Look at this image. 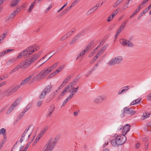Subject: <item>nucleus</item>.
<instances>
[{
  "mask_svg": "<svg viewBox=\"0 0 151 151\" xmlns=\"http://www.w3.org/2000/svg\"><path fill=\"white\" fill-rule=\"evenodd\" d=\"M113 137L114 139L111 141V142L112 145L114 147L123 144L127 140L126 137L124 135L120 136H118L117 134H115Z\"/></svg>",
  "mask_w": 151,
  "mask_h": 151,
  "instance_id": "nucleus-1",
  "label": "nucleus"
},
{
  "mask_svg": "<svg viewBox=\"0 0 151 151\" xmlns=\"http://www.w3.org/2000/svg\"><path fill=\"white\" fill-rule=\"evenodd\" d=\"M55 146V141L51 138L44 147L43 150L45 151H52Z\"/></svg>",
  "mask_w": 151,
  "mask_h": 151,
  "instance_id": "nucleus-2",
  "label": "nucleus"
},
{
  "mask_svg": "<svg viewBox=\"0 0 151 151\" xmlns=\"http://www.w3.org/2000/svg\"><path fill=\"white\" fill-rule=\"evenodd\" d=\"M49 74L46 69L38 74L32 78L33 81H39L45 78Z\"/></svg>",
  "mask_w": 151,
  "mask_h": 151,
  "instance_id": "nucleus-3",
  "label": "nucleus"
},
{
  "mask_svg": "<svg viewBox=\"0 0 151 151\" xmlns=\"http://www.w3.org/2000/svg\"><path fill=\"white\" fill-rule=\"evenodd\" d=\"M34 129V127L32 125H30L28 127H27L23 132L22 135V137H24L25 136L26 134H27L28 131L30 130V131L29 132L28 137L27 138V140H28L32 132H33Z\"/></svg>",
  "mask_w": 151,
  "mask_h": 151,
  "instance_id": "nucleus-4",
  "label": "nucleus"
},
{
  "mask_svg": "<svg viewBox=\"0 0 151 151\" xmlns=\"http://www.w3.org/2000/svg\"><path fill=\"white\" fill-rule=\"evenodd\" d=\"M37 50L35 48H27L26 50H24L21 52L22 53V55L23 56L24 58H25L28 57Z\"/></svg>",
  "mask_w": 151,
  "mask_h": 151,
  "instance_id": "nucleus-5",
  "label": "nucleus"
},
{
  "mask_svg": "<svg viewBox=\"0 0 151 151\" xmlns=\"http://www.w3.org/2000/svg\"><path fill=\"white\" fill-rule=\"evenodd\" d=\"M123 60L122 57L121 56H117L114 59L111 60L108 63V64L112 65L118 64L120 63Z\"/></svg>",
  "mask_w": 151,
  "mask_h": 151,
  "instance_id": "nucleus-6",
  "label": "nucleus"
},
{
  "mask_svg": "<svg viewBox=\"0 0 151 151\" xmlns=\"http://www.w3.org/2000/svg\"><path fill=\"white\" fill-rule=\"evenodd\" d=\"M20 100L19 99H17L12 104L6 112V114H9L10 113L14 108L19 104Z\"/></svg>",
  "mask_w": 151,
  "mask_h": 151,
  "instance_id": "nucleus-7",
  "label": "nucleus"
},
{
  "mask_svg": "<svg viewBox=\"0 0 151 151\" xmlns=\"http://www.w3.org/2000/svg\"><path fill=\"white\" fill-rule=\"evenodd\" d=\"M120 42L121 44L124 46H127L129 47H132L133 46L132 42L126 39H121L120 40Z\"/></svg>",
  "mask_w": 151,
  "mask_h": 151,
  "instance_id": "nucleus-8",
  "label": "nucleus"
},
{
  "mask_svg": "<svg viewBox=\"0 0 151 151\" xmlns=\"http://www.w3.org/2000/svg\"><path fill=\"white\" fill-rule=\"evenodd\" d=\"M65 65H63L60 67L58 69L55 70L48 77V78H50L56 75L57 73L60 72L62 70L64 67Z\"/></svg>",
  "mask_w": 151,
  "mask_h": 151,
  "instance_id": "nucleus-9",
  "label": "nucleus"
},
{
  "mask_svg": "<svg viewBox=\"0 0 151 151\" xmlns=\"http://www.w3.org/2000/svg\"><path fill=\"white\" fill-rule=\"evenodd\" d=\"M31 106V104L29 103L28 104L26 108L24 109L19 115L18 116L19 119H21L23 117L25 113L30 109Z\"/></svg>",
  "mask_w": 151,
  "mask_h": 151,
  "instance_id": "nucleus-10",
  "label": "nucleus"
},
{
  "mask_svg": "<svg viewBox=\"0 0 151 151\" xmlns=\"http://www.w3.org/2000/svg\"><path fill=\"white\" fill-rule=\"evenodd\" d=\"M123 109L124 112L127 114L132 115L136 113V111H134L132 108L125 107Z\"/></svg>",
  "mask_w": 151,
  "mask_h": 151,
  "instance_id": "nucleus-11",
  "label": "nucleus"
},
{
  "mask_svg": "<svg viewBox=\"0 0 151 151\" xmlns=\"http://www.w3.org/2000/svg\"><path fill=\"white\" fill-rule=\"evenodd\" d=\"M78 81V79L77 78H75L67 86L70 89V90H73V88L74 87V86Z\"/></svg>",
  "mask_w": 151,
  "mask_h": 151,
  "instance_id": "nucleus-12",
  "label": "nucleus"
},
{
  "mask_svg": "<svg viewBox=\"0 0 151 151\" xmlns=\"http://www.w3.org/2000/svg\"><path fill=\"white\" fill-rule=\"evenodd\" d=\"M78 81V79L77 78H75L67 86L70 89V90H73V88L74 87V86Z\"/></svg>",
  "mask_w": 151,
  "mask_h": 151,
  "instance_id": "nucleus-13",
  "label": "nucleus"
},
{
  "mask_svg": "<svg viewBox=\"0 0 151 151\" xmlns=\"http://www.w3.org/2000/svg\"><path fill=\"white\" fill-rule=\"evenodd\" d=\"M130 127V125L128 124H126L124 126L122 131L123 135H124L125 136V135L129 131Z\"/></svg>",
  "mask_w": 151,
  "mask_h": 151,
  "instance_id": "nucleus-14",
  "label": "nucleus"
},
{
  "mask_svg": "<svg viewBox=\"0 0 151 151\" xmlns=\"http://www.w3.org/2000/svg\"><path fill=\"white\" fill-rule=\"evenodd\" d=\"M33 75L34 74H33L29 76L28 77L23 80L19 85H20L21 86L25 85L31 79Z\"/></svg>",
  "mask_w": 151,
  "mask_h": 151,
  "instance_id": "nucleus-15",
  "label": "nucleus"
},
{
  "mask_svg": "<svg viewBox=\"0 0 151 151\" xmlns=\"http://www.w3.org/2000/svg\"><path fill=\"white\" fill-rule=\"evenodd\" d=\"M55 109V106L53 104H52L49 108L48 109L49 113L47 114V116L50 117L52 114L53 112Z\"/></svg>",
  "mask_w": 151,
  "mask_h": 151,
  "instance_id": "nucleus-16",
  "label": "nucleus"
},
{
  "mask_svg": "<svg viewBox=\"0 0 151 151\" xmlns=\"http://www.w3.org/2000/svg\"><path fill=\"white\" fill-rule=\"evenodd\" d=\"M58 63V62H57L53 64L52 66L48 68H46V69L49 73L53 70L56 68Z\"/></svg>",
  "mask_w": 151,
  "mask_h": 151,
  "instance_id": "nucleus-17",
  "label": "nucleus"
},
{
  "mask_svg": "<svg viewBox=\"0 0 151 151\" xmlns=\"http://www.w3.org/2000/svg\"><path fill=\"white\" fill-rule=\"evenodd\" d=\"M39 57L40 55L39 54H35L32 55L29 57L33 63L36 60H37Z\"/></svg>",
  "mask_w": 151,
  "mask_h": 151,
  "instance_id": "nucleus-18",
  "label": "nucleus"
},
{
  "mask_svg": "<svg viewBox=\"0 0 151 151\" xmlns=\"http://www.w3.org/2000/svg\"><path fill=\"white\" fill-rule=\"evenodd\" d=\"M70 78L71 76H70L67 77L65 79L62 84L61 85V87H64L66 85L67 82L70 80Z\"/></svg>",
  "mask_w": 151,
  "mask_h": 151,
  "instance_id": "nucleus-19",
  "label": "nucleus"
},
{
  "mask_svg": "<svg viewBox=\"0 0 151 151\" xmlns=\"http://www.w3.org/2000/svg\"><path fill=\"white\" fill-rule=\"evenodd\" d=\"M57 91L58 90H56L52 93L50 96V99L49 100L47 99L46 100V101L47 103H48L49 102H50L51 101V100L55 96V95L57 93Z\"/></svg>",
  "mask_w": 151,
  "mask_h": 151,
  "instance_id": "nucleus-20",
  "label": "nucleus"
},
{
  "mask_svg": "<svg viewBox=\"0 0 151 151\" xmlns=\"http://www.w3.org/2000/svg\"><path fill=\"white\" fill-rule=\"evenodd\" d=\"M25 62L27 67L33 63L30 57L26 59L25 60Z\"/></svg>",
  "mask_w": 151,
  "mask_h": 151,
  "instance_id": "nucleus-21",
  "label": "nucleus"
},
{
  "mask_svg": "<svg viewBox=\"0 0 151 151\" xmlns=\"http://www.w3.org/2000/svg\"><path fill=\"white\" fill-rule=\"evenodd\" d=\"M71 91L70 89L67 86L65 88L63 91L61 93V96H64L66 93L67 92H69L70 91Z\"/></svg>",
  "mask_w": 151,
  "mask_h": 151,
  "instance_id": "nucleus-22",
  "label": "nucleus"
},
{
  "mask_svg": "<svg viewBox=\"0 0 151 151\" xmlns=\"http://www.w3.org/2000/svg\"><path fill=\"white\" fill-rule=\"evenodd\" d=\"M21 1V0H13L11 2V6H16Z\"/></svg>",
  "mask_w": 151,
  "mask_h": 151,
  "instance_id": "nucleus-23",
  "label": "nucleus"
},
{
  "mask_svg": "<svg viewBox=\"0 0 151 151\" xmlns=\"http://www.w3.org/2000/svg\"><path fill=\"white\" fill-rule=\"evenodd\" d=\"M89 50V48H86V49L82 51L78 56L77 59L78 57H80L82 56L86 53V52H87Z\"/></svg>",
  "mask_w": 151,
  "mask_h": 151,
  "instance_id": "nucleus-24",
  "label": "nucleus"
},
{
  "mask_svg": "<svg viewBox=\"0 0 151 151\" xmlns=\"http://www.w3.org/2000/svg\"><path fill=\"white\" fill-rule=\"evenodd\" d=\"M96 7H95V6H94L92 7L91 9H89L87 12V15H89L90 14H91L92 13L94 12L96 10H97L96 8Z\"/></svg>",
  "mask_w": 151,
  "mask_h": 151,
  "instance_id": "nucleus-25",
  "label": "nucleus"
},
{
  "mask_svg": "<svg viewBox=\"0 0 151 151\" xmlns=\"http://www.w3.org/2000/svg\"><path fill=\"white\" fill-rule=\"evenodd\" d=\"M13 50H12L11 49H8L6 50H4L2 52H1L0 53V57H2L5 54Z\"/></svg>",
  "mask_w": 151,
  "mask_h": 151,
  "instance_id": "nucleus-26",
  "label": "nucleus"
},
{
  "mask_svg": "<svg viewBox=\"0 0 151 151\" xmlns=\"http://www.w3.org/2000/svg\"><path fill=\"white\" fill-rule=\"evenodd\" d=\"M17 142L15 144L12 149L11 150V151H16L15 150V149H16L17 148V147L16 145V144L17 143ZM24 147L23 146H21L19 148V149H18V150L17 151H21L24 148Z\"/></svg>",
  "mask_w": 151,
  "mask_h": 151,
  "instance_id": "nucleus-27",
  "label": "nucleus"
},
{
  "mask_svg": "<svg viewBox=\"0 0 151 151\" xmlns=\"http://www.w3.org/2000/svg\"><path fill=\"white\" fill-rule=\"evenodd\" d=\"M51 88L52 87L51 85H48L46 87L43 91L47 93L50 91Z\"/></svg>",
  "mask_w": 151,
  "mask_h": 151,
  "instance_id": "nucleus-28",
  "label": "nucleus"
},
{
  "mask_svg": "<svg viewBox=\"0 0 151 151\" xmlns=\"http://www.w3.org/2000/svg\"><path fill=\"white\" fill-rule=\"evenodd\" d=\"M141 99L139 98H138L132 101L130 104V106L136 104H137L140 101Z\"/></svg>",
  "mask_w": 151,
  "mask_h": 151,
  "instance_id": "nucleus-29",
  "label": "nucleus"
},
{
  "mask_svg": "<svg viewBox=\"0 0 151 151\" xmlns=\"http://www.w3.org/2000/svg\"><path fill=\"white\" fill-rule=\"evenodd\" d=\"M20 68H25L27 67L25 61H23L19 65Z\"/></svg>",
  "mask_w": 151,
  "mask_h": 151,
  "instance_id": "nucleus-30",
  "label": "nucleus"
},
{
  "mask_svg": "<svg viewBox=\"0 0 151 151\" xmlns=\"http://www.w3.org/2000/svg\"><path fill=\"white\" fill-rule=\"evenodd\" d=\"M123 0H118L113 5L114 7H116L120 4L123 1Z\"/></svg>",
  "mask_w": 151,
  "mask_h": 151,
  "instance_id": "nucleus-31",
  "label": "nucleus"
},
{
  "mask_svg": "<svg viewBox=\"0 0 151 151\" xmlns=\"http://www.w3.org/2000/svg\"><path fill=\"white\" fill-rule=\"evenodd\" d=\"M78 86L76 88H75L74 87L73 88V90H71L70 91V93L72 94H73V95H74L77 92V90L78 89Z\"/></svg>",
  "mask_w": 151,
  "mask_h": 151,
  "instance_id": "nucleus-32",
  "label": "nucleus"
},
{
  "mask_svg": "<svg viewBox=\"0 0 151 151\" xmlns=\"http://www.w3.org/2000/svg\"><path fill=\"white\" fill-rule=\"evenodd\" d=\"M99 48L98 49V50H99L98 52L96 54L98 55L99 56L104 52V50H105V48H103L102 49H99Z\"/></svg>",
  "mask_w": 151,
  "mask_h": 151,
  "instance_id": "nucleus-33",
  "label": "nucleus"
},
{
  "mask_svg": "<svg viewBox=\"0 0 151 151\" xmlns=\"http://www.w3.org/2000/svg\"><path fill=\"white\" fill-rule=\"evenodd\" d=\"M46 94L47 93H46L44 91H43L40 94L39 97V98L40 99L44 98Z\"/></svg>",
  "mask_w": 151,
  "mask_h": 151,
  "instance_id": "nucleus-34",
  "label": "nucleus"
},
{
  "mask_svg": "<svg viewBox=\"0 0 151 151\" xmlns=\"http://www.w3.org/2000/svg\"><path fill=\"white\" fill-rule=\"evenodd\" d=\"M104 99V98L102 96H99L95 100V102L96 103H98L101 101H102Z\"/></svg>",
  "mask_w": 151,
  "mask_h": 151,
  "instance_id": "nucleus-35",
  "label": "nucleus"
},
{
  "mask_svg": "<svg viewBox=\"0 0 151 151\" xmlns=\"http://www.w3.org/2000/svg\"><path fill=\"white\" fill-rule=\"evenodd\" d=\"M140 9V7H138L136 9V10L134 11L130 17L129 18L131 19L132 17H133L134 15L139 11Z\"/></svg>",
  "mask_w": 151,
  "mask_h": 151,
  "instance_id": "nucleus-36",
  "label": "nucleus"
},
{
  "mask_svg": "<svg viewBox=\"0 0 151 151\" xmlns=\"http://www.w3.org/2000/svg\"><path fill=\"white\" fill-rule=\"evenodd\" d=\"M99 48H96L93 50V52H91L88 55L89 57H91L93 55H94L95 52H97L98 51V49Z\"/></svg>",
  "mask_w": 151,
  "mask_h": 151,
  "instance_id": "nucleus-37",
  "label": "nucleus"
},
{
  "mask_svg": "<svg viewBox=\"0 0 151 151\" xmlns=\"http://www.w3.org/2000/svg\"><path fill=\"white\" fill-rule=\"evenodd\" d=\"M75 30V29L74 28L73 30H71V31H69L65 35L67 38L69 37L70 36H71Z\"/></svg>",
  "mask_w": 151,
  "mask_h": 151,
  "instance_id": "nucleus-38",
  "label": "nucleus"
},
{
  "mask_svg": "<svg viewBox=\"0 0 151 151\" xmlns=\"http://www.w3.org/2000/svg\"><path fill=\"white\" fill-rule=\"evenodd\" d=\"M120 10V8H118L117 9L114 11L111 14V16L114 17L118 13V11Z\"/></svg>",
  "mask_w": 151,
  "mask_h": 151,
  "instance_id": "nucleus-39",
  "label": "nucleus"
},
{
  "mask_svg": "<svg viewBox=\"0 0 151 151\" xmlns=\"http://www.w3.org/2000/svg\"><path fill=\"white\" fill-rule=\"evenodd\" d=\"M7 34V33L6 32L4 33L2 35H0V39L4 41V40Z\"/></svg>",
  "mask_w": 151,
  "mask_h": 151,
  "instance_id": "nucleus-40",
  "label": "nucleus"
},
{
  "mask_svg": "<svg viewBox=\"0 0 151 151\" xmlns=\"http://www.w3.org/2000/svg\"><path fill=\"white\" fill-rule=\"evenodd\" d=\"M129 88H130L129 86H124L121 88V89H122V91H123V93H124V92H125L129 89Z\"/></svg>",
  "mask_w": 151,
  "mask_h": 151,
  "instance_id": "nucleus-41",
  "label": "nucleus"
},
{
  "mask_svg": "<svg viewBox=\"0 0 151 151\" xmlns=\"http://www.w3.org/2000/svg\"><path fill=\"white\" fill-rule=\"evenodd\" d=\"M17 60V58H13L9 60L8 62L9 63H13L16 61Z\"/></svg>",
  "mask_w": 151,
  "mask_h": 151,
  "instance_id": "nucleus-42",
  "label": "nucleus"
},
{
  "mask_svg": "<svg viewBox=\"0 0 151 151\" xmlns=\"http://www.w3.org/2000/svg\"><path fill=\"white\" fill-rule=\"evenodd\" d=\"M6 132V130L5 128H2L0 129V135L2 134L4 136Z\"/></svg>",
  "mask_w": 151,
  "mask_h": 151,
  "instance_id": "nucleus-43",
  "label": "nucleus"
},
{
  "mask_svg": "<svg viewBox=\"0 0 151 151\" xmlns=\"http://www.w3.org/2000/svg\"><path fill=\"white\" fill-rule=\"evenodd\" d=\"M20 67H19V65H17L16 67H15L14 69L12 71L11 73H13L14 72H15L18 70H19L20 68Z\"/></svg>",
  "mask_w": 151,
  "mask_h": 151,
  "instance_id": "nucleus-44",
  "label": "nucleus"
},
{
  "mask_svg": "<svg viewBox=\"0 0 151 151\" xmlns=\"http://www.w3.org/2000/svg\"><path fill=\"white\" fill-rule=\"evenodd\" d=\"M42 101L39 100L37 102L36 104V106L37 107H40L42 106Z\"/></svg>",
  "mask_w": 151,
  "mask_h": 151,
  "instance_id": "nucleus-45",
  "label": "nucleus"
},
{
  "mask_svg": "<svg viewBox=\"0 0 151 151\" xmlns=\"http://www.w3.org/2000/svg\"><path fill=\"white\" fill-rule=\"evenodd\" d=\"M20 86V85H19V84L13 88L12 89L14 91V92H15L17 91L19 89Z\"/></svg>",
  "mask_w": 151,
  "mask_h": 151,
  "instance_id": "nucleus-46",
  "label": "nucleus"
},
{
  "mask_svg": "<svg viewBox=\"0 0 151 151\" xmlns=\"http://www.w3.org/2000/svg\"><path fill=\"white\" fill-rule=\"evenodd\" d=\"M74 95L73 94L70 93L69 95L68 96L67 99H65L66 101L68 102V101L70 100L73 97Z\"/></svg>",
  "mask_w": 151,
  "mask_h": 151,
  "instance_id": "nucleus-47",
  "label": "nucleus"
},
{
  "mask_svg": "<svg viewBox=\"0 0 151 151\" xmlns=\"http://www.w3.org/2000/svg\"><path fill=\"white\" fill-rule=\"evenodd\" d=\"M149 143L148 142H146L144 143V146L145 150H148Z\"/></svg>",
  "mask_w": 151,
  "mask_h": 151,
  "instance_id": "nucleus-48",
  "label": "nucleus"
},
{
  "mask_svg": "<svg viewBox=\"0 0 151 151\" xmlns=\"http://www.w3.org/2000/svg\"><path fill=\"white\" fill-rule=\"evenodd\" d=\"M17 14L15 13V12H14V11L13 13H11L9 16V18L10 19H12L13 18H14L15 15Z\"/></svg>",
  "mask_w": 151,
  "mask_h": 151,
  "instance_id": "nucleus-49",
  "label": "nucleus"
},
{
  "mask_svg": "<svg viewBox=\"0 0 151 151\" xmlns=\"http://www.w3.org/2000/svg\"><path fill=\"white\" fill-rule=\"evenodd\" d=\"M150 115V114L147 112H145L143 114V117L145 118L143 119L148 117Z\"/></svg>",
  "mask_w": 151,
  "mask_h": 151,
  "instance_id": "nucleus-50",
  "label": "nucleus"
},
{
  "mask_svg": "<svg viewBox=\"0 0 151 151\" xmlns=\"http://www.w3.org/2000/svg\"><path fill=\"white\" fill-rule=\"evenodd\" d=\"M40 139V137H38V136L36 138V139L35 140L34 142L33 143L32 145L33 146H35L37 143V142L39 140V139Z\"/></svg>",
  "mask_w": 151,
  "mask_h": 151,
  "instance_id": "nucleus-51",
  "label": "nucleus"
},
{
  "mask_svg": "<svg viewBox=\"0 0 151 151\" xmlns=\"http://www.w3.org/2000/svg\"><path fill=\"white\" fill-rule=\"evenodd\" d=\"M130 0H129L128 1H126L125 2V3L124 5V6L123 7V9H126L128 7V6H125L129 4V1Z\"/></svg>",
  "mask_w": 151,
  "mask_h": 151,
  "instance_id": "nucleus-52",
  "label": "nucleus"
},
{
  "mask_svg": "<svg viewBox=\"0 0 151 151\" xmlns=\"http://www.w3.org/2000/svg\"><path fill=\"white\" fill-rule=\"evenodd\" d=\"M122 30L119 29L116 32V34L115 35V38L116 39L118 35L119 34V33L121 32Z\"/></svg>",
  "mask_w": 151,
  "mask_h": 151,
  "instance_id": "nucleus-53",
  "label": "nucleus"
},
{
  "mask_svg": "<svg viewBox=\"0 0 151 151\" xmlns=\"http://www.w3.org/2000/svg\"><path fill=\"white\" fill-rule=\"evenodd\" d=\"M72 7V6H71V5L70 6L68 7L66 9L64 10L63 12L64 13H66L71 9Z\"/></svg>",
  "mask_w": 151,
  "mask_h": 151,
  "instance_id": "nucleus-54",
  "label": "nucleus"
},
{
  "mask_svg": "<svg viewBox=\"0 0 151 151\" xmlns=\"http://www.w3.org/2000/svg\"><path fill=\"white\" fill-rule=\"evenodd\" d=\"M34 6L33 4H31V5L30 6L29 9H28V11L29 12H31L32 9H33L34 7Z\"/></svg>",
  "mask_w": 151,
  "mask_h": 151,
  "instance_id": "nucleus-55",
  "label": "nucleus"
},
{
  "mask_svg": "<svg viewBox=\"0 0 151 151\" xmlns=\"http://www.w3.org/2000/svg\"><path fill=\"white\" fill-rule=\"evenodd\" d=\"M78 39H77V38L75 37L71 41V42H70V45H72L73 44L74 42H76V41Z\"/></svg>",
  "mask_w": 151,
  "mask_h": 151,
  "instance_id": "nucleus-56",
  "label": "nucleus"
},
{
  "mask_svg": "<svg viewBox=\"0 0 151 151\" xmlns=\"http://www.w3.org/2000/svg\"><path fill=\"white\" fill-rule=\"evenodd\" d=\"M21 9V7H19L18 8H17L16 9V10L15 11H14V12H15V13L17 14L20 11V10Z\"/></svg>",
  "mask_w": 151,
  "mask_h": 151,
  "instance_id": "nucleus-57",
  "label": "nucleus"
},
{
  "mask_svg": "<svg viewBox=\"0 0 151 151\" xmlns=\"http://www.w3.org/2000/svg\"><path fill=\"white\" fill-rule=\"evenodd\" d=\"M113 18H114V17L113 16H111V15L107 19V22H109L111 20L113 19Z\"/></svg>",
  "mask_w": 151,
  "mask_h": 151,
  "instance_id": "nucleus-58",
  "label": "nucleus"
},
{
  "mask_svg": "<svg viewBox=\"0 0 151 151\" xmlns=\"http://www.w3.org/2000/svg\"><path fill=\"white\" fill-rule=\"evenodd\" d=\"M67 38H68L65 35L60 38V40L61 41H63L65 40Z\"/></svg>",
  "mask_w": 151,
  "mask_h": 151,
  "instance_id": "nucleus-59",
  "label": "nucleus"
},
{
  "mask_svg": "<svg viewBox=\"0 0 151 151\" xmlns=\"http://www.w3.org/2000/svg\"><path fill=\"white\" fill-rule=\"evenodd\" d=\"M94 42V40H93L91 42H90L86 47H91L92 45V44H93Z\"/></svg>",
  "mask_w": 151,
  "mask_h": 151,
  "instance_id": "nucleus-60",
  "label": "nucleus"
},
{
  "mask_svg": "<svg viewBox=\"0 0 151 151\" xmlns=\"http://www.w3.org/2000/svg\"><path fill=\"white\" fill-rule=\"evenodd\" d=\"M82 35V33H80L77 34L75 37L77 39H78Z\"/></svg>",
  "mask_w": 151,
  "mask_h": 151,
  "instance_id": "nucleus-61",
  "label": "nucleus"
},
{
  "mask_svg": "<svg viewBox=\"0 0 151 151\" xmlns=\"http://www.w3.org/2000/svg\"><path fill=\"white\" fill-rule=\"evenodd\" d=\"M22 52H21V53H20L19 54V55L17 56V59H18L20 58H21L22 57H24L22 55Z\"/></svg>",
  "mask_w": 151,
  "mask_h": 151,
  "instance_id": "nucleus-62",
  "label": "nucleus"
},
{
  "mask_svg": "<svg viewBox=\"0 0 151 151\" xmlns=\"http://www.w3.org/2000/svg\"><path fill=\"white\" fill-rule=\"evenodd\" d=\"M125 26V25L124 24H122L120 26L119 29H120L122 30L124 29Z\"/></svg>",
  "mask_w": 151,
  "mask_h": 151,
  "instance_id": "nucleus-63",
  "label": "nucleus"
},
{
  "mask_svg": "<svg viewBox=\"0 0 151 151\" xmlns=\"http://www.w3.org/2000/svg\"><path fill=\"white\" fill-rule=\"evenodd\" d=\"M147 99L149 101H151V93L149 94L147 97Z\"/></svg>",
  "mask_w": 151,
  "mask_h": 151,
  "instance_id": "nucleus-64",
  "label": "nucleus"
}]
</instances>
